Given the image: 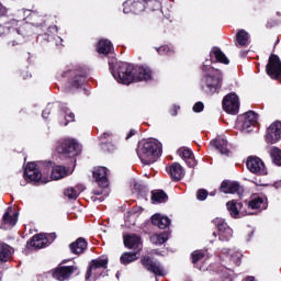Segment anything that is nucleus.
<instances>
[{"instance_id": "1", "label": "nucleus", "mask_w": 281, "mask_h": 281, "mask_svg": "<svg viewBox=\"0 0 281 281\" xmlns=\"http://www.w3.org/2000/svg\"><path fill=\"white\" fill-rule=\"evenodd\" d=\"M112 76L122 82V85H131V82H139L142 80H151L153 70L148 67L139 66L137 68L130 64H121L117 70V75L112 70Z\"/></svg>"}, {"instance_id": "2", "label": "nucleus", "mask_w": 281, "mask_h": 281, "mask_svg": "<svg viewBox=\"0 0 281 281\" xmlns=\"http://www.w3.org/2000/svg\"><path fill=\"white\" fill-rule=\"evenodd\" d=\"M202 71H204L205 75L201 79V89L209 95H214V93L218 92V89L223 87V74L218 70H214L207 60L206 64L202 66Z\"/></svg>"}, {"instance_id": "3", "label": "nucleus", "mask_w": 281, "mask_h": 281, "mask_svg": "<svg viewBox=\"0 0 281 281\" xmlns=\"http://www.w3.org/2000/svg\"><path fill=\"white\" fill-rule=\"evenodd\" d=\"M136 153L142 164L149 166L161 157V144L155 140L146 142L137 148Z\"/></svg>"}, {"instance_id": "4", "label": "nucleus", "mask_w": 281, "mask_h": 281, "mask_svg": "<svg viewBox=\"0 0 281 281\" xmlns=\"http://www.w3.org/2000/svg\"><path fill=\"white\" fill-rule=\"evenodd\" d=\"M151 10V12H155V10H159L161 8V4L157 0H126L123 3V12L124 14H139V12H144V10Z\"/></svg>"}, {"instance_id": "5", "label": "nucleus", "mask_w": 281, "mask_h": 281, "mask_svg": "<svg viewBox=\"0 0 281 281\" xmlns=\"http://www.w3.org/2000/svg\"><path fill=\"white\" fill-rule=\"evenodd\" d=\"M223 109L226 113L231 115H236L238 109H240V102L238 101V95L236 93H229L224 97Z\"/></svg>"}, {"instance_id": "6", "label": "nucleus", "mask_w": 281, "mask_h": 281, "mask_svg": "<svg viewBox=\"0 0 281 281\" xmlns=\"http://www.w3.org/2000/svg\"><path fill=\"white\" fill-rule=\"evenodd\" d=\"M266 71L268 74V76H270V78H274L276 80H278V78H280L281 76V60L280 57H278V55H271L269 58V61L266 66Z\"/></svg>"}, {"instance_id": "7", "label": "nucleus", "mask_w": 281, "mask_h": 281, "mask_svg": "<svg viewBox=\"0 0 281 281\" xmlns=\"http://www.w3.org/2000/svg\"><path fill=\"white\" fill-rule=\"evenodd\" d=\"M246 166L252 175H267V167H265V162L262 159L258 157L250 156L247 159Z\"/></svg>"}, {"instance_id": "8", "label": "nucleus", "mask_w": 281, "mask_h": 281, "mask_svg": "<svg viewBox=\"0 0 281 281\" xmlns=\"http://www.w3.org/2000/svg\"><path fill=\"white\" fill-rule=\"evenodd\" d=\"M57 151L61 153V155H78L80 145L75 139L68 138L60 144Z\"/></svg>"}, {"instance_id": "9", "label": "nucleus", "mask_w": 281, "mask_h": 281, "mask_svg": "<svg viewBox=\"0 0 281 281\" xmlns=\"http://www.w3.org/2000/svg\"><path fill=\"white\" fill-rule=\"evenodd\" d=\"M281 138V122L277 121L272 123L266 134V142L267 144H276L277 142H280Z\"/></svg>"}, {"instance_id": "10", "label": "nucleus", "mask_w": 281, "mask_h": 281, "mask_svg": "<svg viewBox=\"0 0 281 281\" xmlns=\"http://www.w3.org/2000/svg\"><path fill=\"white\" fill-rule=\"evenodd\" d=\"M77 269L76 266H59L53 270V278L58 281L69 280Z\"/></svg>"}, {"instance_id": "11", "label": "nucleus", "mask_w": 281, "mask_h": 281, "mask_svg": "<svg viewBox=\"0 0 281 281\" xmlns=\"http://www.w3.org/2000/svg\"><path fill=\"white\" fill-rule=\"evenodd\" d=\"M140 262L147 271L155 273V276H165L164 266L159 261H154L150 257H143Z\"/></svg>"}, {"instance_id": "12", "label": "nucleus", "mask_w": 281, "mask_h": 281, "mask_svg": "<svg viewBox=\"0 0 281 281\" xmlns=\"http://www.w3.org/2000/svg\"><path fill=\"white\" fill-rule=\"evenodd\" d=\"M241 131L244 133H251V126H256L258 122V114L254 111H248L241 116Z\"/></svg>"}, {"instance_id": "13", "label": "nucleus", "mask_w": 281, "mask_h": 281, "mask_svg": "<svg viewBox=\"0 0 281 281\" xmlns=\"http://www.w3.org/2000/svg\"><path fill=\"white\" fill-rule=\"evenodd\" d=\"M226 207L233 218H240V216L249 214L243 209V202H236V200L227 202Z\"/></svg>"}, {"instance_id": "14", "label": "nucleus", "mask_w": 281, "mask_h": 281, "mask_svg": "<svg viewBox=\"0 0 281 281\" xmlns=\"http://www.w3.org/2000/svg\"><path fill=\"white\" fill-rule=\"evenodd\" d=\"M224 194H238L239 196L245 192L238 182L223 181L220 188Z\"/></svg>"}, {"instance_id": "15", "label": "nucleus", "mask_w": 281, "mask_h": 281, "mask_svg": "<svg viewBox=\"0 0 281 281\" xmlns=\"http://www.w3.org/2000/svg\"><path fill=\"white\" fill-rule=\"evenodd\" d=\"M93 179L100 188H109V178L106 177V167H99L93 170Z\"/></svg>"}, {"instance_id": "16", "label": "nucleus", "mask_w": 281, "mask_h": 281, "mask_svg": "<svg viewBox=\"0 0 281 281\" xmlns=\"http://www.w3.org/2000/svg\"><path fill=\"white\" fill-rule=\"evenodd\" d=\"M213 223L215 227H217L218 232H221V234H226L225 237H220V240H229V238H232V228L227 226L225 220L216 217L215 220H213Z\"/></svg>"}, {"instance_id": "17", "label": "nucleus", "mask_w": 281, "mask_h": 281, "mask_svg": "<svg viewBox=\"0 0 281 281\" xmlns=\"http://www.w3.org/2000/svg\"><path fill=\"white\" fill-rule=\"evenodd\" d=\"M123 240L127 249H136L138 252L142 251V237L137 235H125Z\"/></svg>"}, {"instance_id": "18", "label": "nucleus", "mask_w": 281, "mask_h": 281, "mask_svg": "<svg viewBox=\"0 0 281 281\" xmlns=\"http://www.w3.org/2000/svg\"><path fill=\"white\" fill-rule=\"evenodd\" d=\"M106 265H109V259L106 258L93 259L90 263L89 270L87 271L86 280H89L93 271H97V269H106Z\"/></svg>"}, {"instance_id": "19", "label": "nucleus", "mask_w": 281, "mask_h": 281, "mask_svg": "<svg viewBox=\"0 0 281 281\" xmlns=\"http://www.w3.org/2000/svg\"><path fill=\"white\" fill-rule=\"evenodd\" d=\"M24 175H26L31 181H38L43 177V173H41V170L36 168V164L34 162H29L26 165Z\"/></svg>"}, {"instance_id": "20", "label": "nucleus", "mask_w": 281, "mask_h": 281, "mask_svg": "<svg viewBox=\"0 0 281 281\" xmlns=\"http://www.w3.org/2000/svg\"><path fill=\"white\" fill-rule=\"evenodd\" d=\"M19 221V213L12 212V209H9L8 212L3 215V224L1 225L2 229H7L5 225H9L10 227H14Z\"/></svg>"}, {"instance_id": "21", "label": "nucleus", "mask_w": 281, "mask_h": 281, "mask_svg": "<svg viewBox=\"0 0 281 281\" xmlns=\"http://www.w3.org/2000/svg\"><path fill=\"white\" fill-rule=\"evenodd\" d=\"M182 159L186 160V164L189 168H194L196 166V160L194 159V154L189 148H180L177 151Z\"/></svg>"}, {"instance_id": "22", "label": "nucleus", "mask_w": 281, "mask_h": 281, "mask_svg": "<svg viewBox=\"0 0 281 281\" xmlns=\"http://www.w3.org/2000/svg\"><path fill=\"white\" fill-rule=\"evenodd\" d=\"M153 225H156V227H159V229H166L167 227H170V218L168 216H164L161 214H155L151 217Z\"/></svg>"}, {"instance_id": "23", "label": "nucleus", "mask_w": 281, "mask_h": 281, "mask_svg": "<svg viewBox=\"0 0 281 281\" xmlns=\"http://www.w3.org/2000/svg\"><path fill=\"white\" fill-rule=\"evenodd\" d=\"M69 248L71 254H76L78 256L87 249V239L79 237L76 241L69 245Z\"/></svg>"}, {"instance_id": "24", "label": "nucleus", "mask_w": 281, "mask_h": 281, "mask_svg": "<svg viewBox=\"0 0 281 281\" xmlns=\"http://www.w3.org/2000/svg\"><path fill=\"white\" fill-rule=\"evenodd\" d=\"M169 173L173 181H181L183 179V167L179 162L171 165Z\"/></svg>"}, {"instance_id": "25", "label": "nucleus", "mask_w": 281, "mask_h": 281, "mask_svg": "<svg viewBox=\"0 0 281 281\" xmlns=\"http://www.w3.org/2000/svg\"><path fill=\"white\" fill-rule=\"evenodd\" d=\"M47 243H49L47 237H44L43 235H35L31 239L30 245L35 249H43V247H47Z\"/></svg>"}, {"instance_id": "26", "label": "nucleus", "mask_w": 281, "mask_h": 281, "mask_svg": "<svg viewBox=\"0 0 281 281\" xmlns=\"http://www.w3.org/2000/svg\"><path fill=\"white\" fill-rule=\"evenodd\" d=\"M14 250L10 245L0 243V262H8Z\"/></svg>"}, {"instance_id": "27", "label": "nucleus", "mask_w": 281, "mask_h": 281, "mask_svg": "<svg viewBox=\"0 0 281 281\" xmlns=\"http://www.w3.org/2000/svg\"><path fill=\"white\" fill-rule=\"evenodd\" d=\"M211 146L220 150L221 155H229V149H227V139L217 138L211 142Z\"/></svg>"}, {"instance_id": "28", "label": "nucleus", "mask_w": 281, "mask_h": 281, "mask_svg": "<svg viewBox=\"0 0 281 281\" xmlns=\"http://www.w3.org/2000/svg\"><path fill=\"white\" fill-rule=\"evenodd\" d=\"M211 146L220 150L221 155H229V149H227V139L217 138L211 142Z\"/></svg>"}, {"instance_id": "29", "label": "nucleus", "mask_w": 281, "mask_h": 281, "mask_svg": "<svg viewBox=\"0 0 281 281\" xmlns=\"http://www.w3.org/2000/svg\"><path fill=\"white\" fill-rule=\"evenodd\" d=\"M111 49H113V44L109 40H101L98 43L97 52L99 54H104L106 56L108 54H111Z\"/></svg>"}, {"instance_id": "30", "label": "nucleus", "mask_w": 281, "mask_h": 281, "mask_svg": "<svg viewBox=\"0 0 281 281\" xmlns=\"http://www.w3.org/2000/svg\"><path fill=\"white\" fill-rule=\"evenodd\" d=\"M166 201H168V194L164 190H154L151 192L153 203H166Z\"/></svg>"}, {"instance_id": "31", "label": "nucleus", "mask_w": 281, "mask_h": 281, "mask_svg": "<svg viewBox=\"0 0 281 281\" xmlns=\"http://www.w3.org/2000/svg\"><path fill=\"white\" fill-rule=\"evenodd\" d=\"M216 58L217 63H223V65H229V59L225 56V53L221 52V48L214 47L211 52Z\"/></svg>"}, {"instance_id": "32", "label": "nucleus", "mask_w": 281, "mask_h": 281, "mask_svg": "<svg viewBox=\"0 0 281 281\" xmlns=\"http://www.w3.org/2000/svg\"><path fill=\"white\" fill-rule=\"evenodd\" d=\"M50 177L55 181H58V179H64V177H67V169H65L63 166H57L53 169Z\"/></svg>"}, {"instance_id": "33", "label": "nucleus", "mask_w": 281, "mask_h": 281, "mask_svg": "<svg viewBox=\"0 0 281 281\" xmlns=\"http://www.w3.org/2000/svg\"><path fill=\"white\" fill-rule=\"evenodd\" d=\"M137 254H138V251L123 252L120 258L121 265H131V262H135V260H137Z\"/></svg>"}, {"instance_id": "34", "label": "nucleus", "mask_w": 281, "mask_h": 281, "mask_svg": "<svg viewBox=\"0 0 281 281\" xmlns=\"http://www.w3.org/2000/svg\"><path fill=\"white\" fill-rule=\"evenodd\" d=\"M168 233H161L153 235L149 240L153 243V245H164V243H167L168 240Z\"/></svg>"}, {"instance_id": "35", "label": "nucleus", "mask_w": 281, "mask_h": 281, "mask_svg": "<svg viewBox=\"0 0 281 281\" xmlns=\"http://www.w3.org/2000/svg\"><path fill=\"white\" fill-rule=\"evenodd\" d=\"M237 43L240 45V47L247 46V43L249 42V33L247 31L241 30L237 33Z\"/></svg>"}, {"instance_id": "36", "label": "nucleus", "mask_w": 281, "mask_h": 281, "mask_svg": "<svg viewBox=\"0 0 281 281\" xmlns=\"http://www.w3.org/2000/svg\"><path fill=\"white\" fill-rule=\"evenodd\" d=\"M270 157L272 159V164H274V166H281V150L278 147H273L270 150Z\"/></svg>"}, {"instance_id": "37", "label": "nucleus", "mask_w": 281, "mask_h": 281, "mask_svg": "<svg viewBox=\"0 0 281 281\" xmlns=\"http://www.w3.org/2000/svg\"><path fill=\"white\" fill-rule=\"evenodd\" d=\"M248 207H250V210H263L265 207V200H262V198H255L252 199L248 204Z\"/></svg>"}, {"instance_id": "38", "label": "nucleus", "mask_w": 281, "mask_h": 281, "mask_svg": "<svg viewBox=\"0 0 281 281\" xmlns=\"http://www.w3.org/2000/svg\"><path fill=\"white\" fill-rule=\"evenodd\" d=\"M156 49L160 56H175V49L170 48V46L164 45Z\"/></svg>"}, {"instance_id": "39", "label": "nucleus", "mask_w": 281, "mask_h": 281, "mask_svg": "<svg viewBox=\"0 0 281 281\" xmlns=\"http://www.w3.org/2000/svg\"><path fill=\"white\" fill-rule=\"evenodd\" d=\"M192 263L201 262L205 258V252L203 250H195L191 254Z\"/></svg>"}, {"instance_id": "40", "label": "nucleus", "mask_w": 281, "mask_h": 281, "mask_svg": "<svg viewBox=\"0 0 281 281\" xmlns=\"http://www.w3.org/2000/svg\"><path fill=\"white\" fill-rule=\"evenodd\" d=\"M65 196H67L68 199H72L74 201H76L78 199V194H80V191L74 189V188H68L65 192H64Z\"/></svg>"}, {"instance_id": "41", "label": "nucleus", "mask_w": 281, "mask_h": 281, "mask_svg": "<svg viewBox=\"0 0 281 281\" xmlns=\"http://www.w3.org/2000/svg\"><path fill=\"white\" fill-rule=\"evenodd\" d=\"M241 258H243V255L240 252H235L234 255H231L232 262H234L237 267H240Z\"/></svg>"}, {"instance_id": "42", "label": "nucleus", "mask_w": 281, "mask_h": 281, "mask_svg": "<svg viewBox=\"0 0 281 281\" xmlns=\"http://www.w3.org/2000/svg\"><path fill=\"white\" fill-rule=\"evenodd\" d=\"M64 113H66L65 126H67V124H69V122H74L76 115L72 112H70L68 109L64 110Z\"/></svg>"}, {"instance_id": "43", "label": "nucleus", "mask_w": 281, "mask_h": 281, "mask_svg": "<svg viewBox=\"0 0 281 281\" xmlns=\"http://www.w3.org/2000/svg\"><path fill=\"white\" fill-rule=\"evenodd\" d=\"M102 150L104 153H113V150H115V145H113V143H105L102 145Z\"/></svg>"}, {"instance_id": "44", "label": "nucleus", "mask_w": 281, "mask_h": 281, "mask_svg": "<svg viewBox=\"0 0 281 281\" xmlns=\"http://www.w3.org/2000/svg\"><path fill=\"white\" fill-rule=\"evenodd\" d=\"M131 188H133V190H135V192H142V190H143L142 183H139L137 180L131 181Z\"/></svg>"}, {"instance_id": "45", "label": "nucleus", "mask_w": 281, "mask_h": 281, "mask_svg": "<svg viewBox=\"0 0 281 281\" xmlns=\"http://www.w3.org/2000/svg\"><path fill=\"white\" fill-rule=\"evenodd\" d=\"M207 190H204V189H200L198 191V194H196V198L199 201H205V199H207Z\"/></svg>"}, {"instance_id": "46", "label": "nucleus", "mask_w": 281, "mask_h": 281, "mask_svg": "<svg viewBox=\"0 0 281 281\" xmlns=\"http://www.w3.org/2000/svg\"><path fill=\"white\" fill-rule=\"evenodd\" d=\"M83 78H85V76H82V75H77V76L75 77L74 81H72V86H74V87H80V85H82V82H83Z\"/></svg>"}, {"instance_id": "47", "label": "nucleus", "mask_w": 281, "mask_h": 281, "mask_svg": "<svg viewBox=\"0 0 281 281\" xmlns=\"http://www.w3.org/2000/svg\"><path fill=\"white\" fill-rule=\"evenodd\" d=\"M203 102H196L194 105H193V111L195 113H201V111H203Z\"/></svg>"}, {"instance_id": "48", "label": "nucleus", "mask_w": 281, "mask_h": 281, "mask_svg": "<svg viewBox=\"0 0 281 281\" xmlns=\"http://www.w3.org/2000/svg\"><path fill=\"white\" fill-rule=\"evenodd\" d=\"M52 111V105H48L43 112H42V117H44V120H47V115H49Z\"/></svg>"}, {"instance_id": "49", "label": "nucleus", "mask_w": 281, "mask_h": 281, "mask_svg": "<svg viewBox=\"0 0 281 281\" xmlns=\"http://www.w3.org/2000/svg\"><path fill=\"white\" fill-rule=\"evenodd\" d=\"M46 238L48 239L47 243H54V240H56V233L48 234Z\"/></svg>"}, {"instance_id": "50", "label": "nucleus", "mask_w": 281, "mask_h": 281, "mask_svg": "<svg viewBox=\"0 0 281 281\" xmlns=\"http://www.w3.org/2000/svg\"><path fill=\"white\" fill-rule=\"evenodd\" d=\"M109 137H113V133L104 132L101 136V139H109Z\"/></svg>"}, {"instance_id": "51", "label": "nucleus", "mask_w": 281, "mask_h": 281, "mask_svg": "<svg viewBox=\"0 0 281 281\" xmlns=\"http://www.w3.org/2000/svg\"><path fill=\"white\" fill-rule=\"evenodd\" d=\"M179 111V106L173 105L171 110V115H177V112Z\"/></svg>"}, {"instance_id": "52", "label": "nucleus", "mask_w": 281, "mask_h": 281, "mask_svg": "<svg viewBox=\"0 0 281 281\" xmlns=\"http://www.w3.org/2000/svg\"><path fill=\"white\" fill-rule=\"evenodd\" d=\"M8 12L4 7H0V16H3Z\"/></svg>"}, {"instance_id": "53", "label": "nucleus", "mask_w": 281, "mask_h": 281, "mask_svg": "<svg viewBox=\"0 0 281 281\" xmlns=\"http://www.w3.org/2000/svg\"><path fill=\"white\" fill-rule=\"evenodd\" d=\"M135 130H132L131 132H130V134L127 135V137H126V139H131V137H133V135H135Z\"/></svg>"}, {"instance_id": "54", "label": "nucleus", "mask_w": 281, "mask_h": 281, "mask_svg": "<svg viewBox=\"0 0 281 281\" xmlns=\"http://www.w3.org/2000/svg\"><path fill=\"white\" fill-rule=\"evenodd\" d=\"M102 190H94L93 191V194H95L97 196H100V194H102Z\"/></svg>"}, {"instance_id": "55", "label": "nucleus", "mask_w": 281, "mask_h": 281, "mask_svg": "<svg viewBox=\"0 0 281 281\" xmlns=\"http://www.w3.org/2000/svg\"><path fill=\"white\" fill-rule=\"evenodd\" d=\"M246 281H256V278H254V277H248V278L246 279Z\"/></svg>"}, {"instance_id": "56", "label": "nucleus", "mask_w": 281, "mask_h": 281, "mask_svg": "<svg viewBox=\"0 0 281 281\" xmlns=\"http://www.w3.org/2000/svg\"><path fill=\"white\" fill-rule=\"evenodd\" d=\"M11 45L12 47H14V45H19V43H16V41H13Z\"/></svg>"}, {"instance_id": "57", "label": "nucleus", "mask_w": 281, "mask_h": 281, "mask_svg": "<svg viewBox=\"0 0 281 281\" xmlns=\"http://www.w3.org/2000/svg\"><path fill=\"white\" fill-rule=\"evenodd\" d=\"M99 201H104V198H100Z\"/></svg>"}, {"instance_id": "58", "label": "nucleus", "mask_w": 281, "mask_h": 281, "mask_svg": "<svg viewBox=\"0 0 281 281\" xmlns=\"http://www.w3.org/2000/svg\"><path fill=\"white\" fill-rule=\"evenodd\" d=\"M211 196H214V192H211Z\"/></svg>"}, {"instance_id": "59", "label": "nucleus", "mask_w": 281, "mask_h": 281, "mask_svg": "<svg viewBox=\"0 0 281 281\" xmlns=\"http://www.w3.org/2000/svg\"><path fill=\"white\" fill-rule=\"evenodd\" d=\"M247 240H251V237H248Z\"/></svg>"}, {"instance_id": "60", "label": "nucleus", "mask_w": 281, "mask_h": 281, "mask_svg": "<svg viewBox=\"0 0 281 281\" xmlns=\"http://www.w3.org/2000/svg\"><path fill=\"white\" fill-rule=\"evenodd\" d=\"M116 277L120 278V273H116Z\"/></svg>"}, {"instance_id": "61", "label": "nucleus", "mask_w": 281, "mask_h": 281, "mask_svg": "<svg viewBox=\"0 0 281 281\" xmlns=\"http://www.w3.org/2000/svg\"><path fill=\"white\" fill-rule=\"evenodd\" d=\"M213 236H216V233H213Z\"/></svg>"}, {"instance_id": "62", "label": "nucleus", "mask_w": 281, "mask_h": 281, "mask_svg": "<svg viewBox=\"0 0 281 281\" xmlns=\"http://www.w3.org/2000/svg\"><path fill=\"white\" fill-rule=\"evenodd\" d=\"M0 280H1V273H0Z\"/></svg>"}]
</instances>
